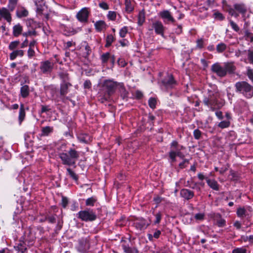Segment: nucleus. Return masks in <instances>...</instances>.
<instances>
[{
  "instance_id": "nucleus-4",
  "label": "nucleus",
  "mask_w": 253,
  "mask_h": 253,
  "mask_svg": "<svg viewBox=\"0 0 253 253\" xmlns=\"http://www.w3.org/2000/svg\"><path fill=\"white\" fill-rule=\"evenodd\" d=\"M78 217L84 221H92L96 219V215L93 210L89 209L81 211L78 213Z\"/></svg>"
},
{
  "instance_id": "nucleus-7",
  "label": "nucleus",
  "mask_w": 253,
  "mask_h": 253,
  "mask_svg": "<svg viewBox=\"0 0 253 253\" xmlns=\"http://www.w3.org/2000/svg\"><path fill=\"white\" fill-rule=\"evenodd\" d=\"M152 29L150 30L154 29L156 34L161 35L162 37L164 36L165 27L161 21H156L153 22L152 24Z\"/></svg>"
},
{
  "instance_id": "nucleus-41",
  "label": "nucleus",
  "mask_w": 253,
  "mask_h": 253,
  "mask_svg": "<svg viewBox=\"0 0 253 253\" xmlns=\"http://www.w3.org/2000/svg\"><path fill=\"white\" fill-rule=\"evenodd\" d=\"M230 124V123L229 121H223L219 123L218 126L221 128H224L228 127Z\"/></svg>"
},
{
  "instance_id": "nucleus-38",
  "label": "nucleus",
  "mask_w": 253,
  "mask_h": 253,
  "mask_svg": "<svg viewBox=\"0 0 253 253\" xmlns=\"http://www.w3.org/2000/svg\"><path fill=\"white\" fill-rule=\"evenodd\" d=\"M226 48V45L223 42H221L217 45L216 50L218 53H221L225 50Z\"/></svg>"
},
{
  "instance_id": "nucleus-54",
  "label": "nucleus",
  "mask_w": 253,
  "mask_h": 253,
  "mask_svg": "<svg viewBox=\"0 0 253 253\" xmlns=\"http://www.w3.org/2000/svg\"><path fill=\"white\" fill-rule=\"evenodd\" d=\"M155 218H156V219L154 221V223L155 224L159 223L161 220V218H162V214L161 213V212H159L158 213H157L155 214Z\"/></svg>"
},
{
  "instance_id": "nucleus-35",
  "label": "nucleus",
  "mask_w": 253,
  "mask_h": 253,
  "mask_svg": "<svg viewBox=\"0 0 253 253\" xmlns=\"http://www.w3.org/2000/svg\"><path fill=\"white\" fill-rule=\"evenodd\" d=\"M126 11L128 13L132 12L133 10V6L131 3V0H125Z\"/></svg>"
},
{
  "instance_id": "nucleus-3",
  "label": "nucleus",
  "mask_w": 253,
  "mask_h": 253,
  "mask_svg": "<svg viewBox=\"0 0 253 253\" xmlns=\"http://www.w3.org/2000/svg\"><path fill=\"white\" fill-rule=\"evenodd\" d=\"M236 90L248 98L253 96V86L245 81L238 82L235 85Z\"/></svg>"
},
{
  "instance_id": "nucleus-14",
  "label": "nucleus",
  "mask_w": 253,
  "mask_h": 253,
  "mask_svg": "<svg viewBox=\"0 0 253 253\" xmlns=\"http://www.w3.org/2000/svg\"><path fill=\"white\" fill-rule=\"evenodd\" d=\"M79 250L82 252L87 251L89 248V241L87 238H82L79 241Z\"/></svg>"
},
{
  "instance_id": "nucleus-60",
  "label": "nucleus",
  "mask_w": 253,
  "mask_h": 253,
  "mask_svg": "<svg viewBox=\"0 0 253 253\" xmlns=\"http://www.w3.org/2000/svg\"><path fill=\"white\" fill-rule=\"evenodd\" d=\"M197 47L201 49L203 47L204 42L202 39H199L197 41Z\"/></svg>"
},
{
  "instance_id": "nucleus-23",
  "label": "nucleus",
  "mask_w": 253,
  "mask_h": 253,
  "mask_svg": "<svg viewBox=\"0 0 253 253\" xmlns=\"http://www.w3.org/2000/svg\"><path fill=\"white\" fill-rule=\"evenodd\" d=\"M30 93L29 87L28 85H22L20 88V94L23 98H26Z\"/></svg>"
},
{
  "instance_id": "nucleus-5",
  "label": "nucleus",
  "mask_w": 253,
  "mask_h": 253,
  "mask_svg": "<svg viewBox=\"0 0 253 253\" xmlns=\"http://www.w3.org/2000/svg\"><path fill=\"white\" fill-rule=\"evenodd\" d=\"M118 84L117 82L111 80H105L103 84V89L108 96L114 93Z\"/></svg>"
},
{
  "instance_id": "nucleus-52",
  "label": "nucleus",
  "mask_w": 253,
  "mask_h": 253,
  "mask_svg": "<svg viewBox=\"0 0 253 253\" xmlns=\"http://www.w3.org/2000/svg\"><path fill=\"white\" fill-rule=\"evenodd\" d=\"M193 135H194V138L196 139H199L201 137V131L198 129H195L194 130V132H193Z\"/></svg>"
},
{
  "instance_id": "nucleus-13",
  "label": "nucleus",
  "mask_w": 253,
  "mask_h": 253,
  "mask_svg": "<svg viewBox=\"0 0 253 253\" xmlns=\"http://www.w3.org/2000/svg\"><path fill=\"white\" fill-rule=\"evenodd\" d=\"M122 247L125 253H138V251L135 248H131L129 246L128 243L125 240H122Z\"/></svg>"
},
{
  "instance_id": "nucleus-10",
  "label": "nucleus",
  "mask_w": 253,
  "mask_h": 253,
  "mask_svg": "<svg viewBox=\"0 0 253 253\" xmlns=\"http://www.w3.org/2000/svg\"><path fill=\"white\" fill-rule=\"evenodd\" d=\"M224 66H221L219 63L213 64L211 67V70L218 77H223L226 76V72Z\"/></svg>"
},
{
  "instance_id": "nucleus-28",
  "label": "nucleus",
  "mask_w": 253,
  "mask_h": 253,
  "mask_svg": "<svg viewBox=\"0 0 253 253\" xmlns=\"http://www.w3.org/2000/svg\"><path fill=\"white\" fill-rule=\"evenodd\" d=\"M94 26L97 31L100 32L106 28V24L104 21L99 20L94 23Z\"/></svg>"
},
{
  "instance_id": "nucleus-20",
  "label": "nucleus",
  "mask_w": 253,
  "mask_h": 253,
  "mask_svg": "<svg viewBox=\"0 0 253 253\" xmlns=\"http://www.w3.org/2000/svg\"><path fill=\"white\" fill-rule=\"evenodd\" d=\"M28 14V11L23 7L17 9L16 12L17 17L20 18L27 16Z\"/></svg>"
},
{
  "instance_id": "nucleus-22",
  "label": "nucleus",
  "mask_w": 253,
  "mask_h": 253,
  "mask_svg": "<svg viewBox=\"0 0 253 253\" xmlns=\"http://www.w3.org/2000/svg\"><path fill=\"white\" fill-rule=\"evenodd\" d=\"M23 27L20 24H18L13 27V35L14 37H18L21 34Z\"/></svg>"
},
{
  "instance_id": "nucleus-9",
  "label": "nucleus",
  "mask_w": 253,
  "mask_h": 253,
  "mask_svg": "<svg viewBox=\"0 0 253 253\" xmlns=\"http://www.w3.org/2000/svg\"><path fill=\"white\" fill-rule=\"evenodd\" d=\"M162 84L167 88H172L176 84V82L172 75H168L162 80Z\"/></svg>"
},
{
  "instance_id": "nucleus-31",
  "label": "nucleus",
  "mask_w": 253,
  "mask_h": 253,
  "mask_svg": "<svg viewBox=\"0 0 253 253\" xmlns=\"http://www.w3.org/2000/svg\"><path fill=\"white\" fill-rule=\"evenodd\" d=\"M79 140L82 143H88L91 141L90 136L86 134H83L78 137Z\"/></svg>"
},
{
  "instance_id": "nucleus-17",
  "label": "nucleus",
  "mask_w": 253,
  "mask_h": 253,
  "mask_svg": "<svg viewBox=\"0 0 253 253\" xmlns=\"http://www.w3.org/2000/svg\"><path fill=\"white\" fill-rule=\"evenodd\" d=\"M134 224L136 228L140 230L146 229L149 225L146 221L143 219L136 221Z\"/></svg>"
},
{
  "instance_id": "nucleus-47",
  "label": "nucleus",
  "mask_w": 253,
  "mask_h": 253,
  "mask_svg": "<svg viewBox=\"0 0 253 253\" xmlns=\"http://www.w3.org/2000/svg\"><path fill=\"white\" fill-rule=\"evenodd\" d=\"M232 253H247V250L244 248H237L232 251Z\"/></svg>"
},
{
  "instance_id": "nucleus-33",
  "label": "nucleus",
  "mask_w": 253,
  "mask_h": 253,
  "mask_svg": "<svg viewBox=\"0 0 253 253\" xmlns=\"http://www.w3.org/2000/svg\"><path fill=\"white\" fill-rule=\"evenodd\" d=\"M18 0H9L7 5L8 9L10 11H13L15 9L17 4Z\"/></svg>"
},
{
  "instance_id": "nucleus-11",
  "label": "nucleus",
  "mask_w": 253,
  "mask_h": 253,
  "mask_svg": "<svg viewBox=\"0 0 253 253\" xmlns=\"http://www.w3.org/2000/svg\"><path fill=\"white\" fill-rule=\"evenodd\" d=\"M53 64L48 60L41 62L40 69L43 74H47L51 72Z\"/></svg>"
},
{
  "instance_id": "nucleus-46",
  "label": "nucleus",
  "mask_w": 253,
  "mask_h": 253,
  "mask_svg": "<svg viewBox=\"0 0 253 253\" xmlns=\"http://www.w3.org/2000/svg\"><path fill=\"white\" fill-rule=\"evenodd\" d=\"M171 150H177L180 149L179 148V145L176 141H173L170 144Z\"/></svg>"
},
{
  "instance_id": "nucleus-21",
  "label": "nucleus",
  "mask_w": 253,
  "mask_h": 253,
  "mask_svg": "<svg viewBox=\"0 0 253 253\" xmlns=\"http://www.w3.org/2000/svg\"><path fill=\"white\" fill-rule=\"evenodd\" d=\"M58 75L60 79L61 80V83H70V78L69 74L66 72H59Z\"/></svg>"
},
{
  "instance_id": "nucleus-63",
  "label": "nucleus",
  "mask_w": 253,
  "mask_h": 253,
  "mask_svg": "<svg viewBox=\"0 0 253 253\" xmlns=\"http://www.w3.org/2000/svg\"><path fill=\"white\" fill-rule=\"evenodd\" d=\"M91 84L90 81L86 80L84 84V88H89L91 87Z\"/></svg>"
},
{
  "instance_id": "nucleus-42",
  "label": "nucleus",
  "mask_w": 253,
  "mask_h": 253,
  "mask_svg": "<svg viewBox=\"0 0 253 253\" xmlns=\"http://www.w3.org/2000/svg\"><path fill=\"white\" fill-rule=\"evenodd\" d=\"M127 33V27L126 26L123 27L120 31L119 34L121 37L124 38L126 37Z\"/></svg>"
},
{
  "instance_id": "nucleus-15",
  "label": "nucleus",
  "mask_w": 253,
  "mask_h": 253,
  "mask_svg": "<svg viewBox=\"0 0 253 253\" xmlns=\"http://www.w3.org/2000/svg\"><path fill=\"white\" fill-rule=\"evenodd\" d=\"M72 86L70 83H61L60 85V94L61 97H64L69 92V87Z\"/></svg>"
},
{
  "instance_id": "nucleus-59",
  "label": "nucleus",
  "mask_w": 253,
  "mask_h": 253,
  "mask_svg": "<svg viewBox=\"0 0 253 253\" xmlns=\"http://www.w3.org/2000/svg\"><path fill=\"white\" fill-rule=\"evenodd\" d=\"M248 57L251 63L253 64V51L248 50Z\"/></svg>"
},
{
  "instance_id": "nucleus-64",
  "label": "nucleus",
  "mask_w": 253,
  "mask_h": 253,
  "mask_svg": "<svg viewBox=\"0 0 253 253\" xmlns=\"http://www.w3.org/2000/svg\"><path fill=\"white\" fill-rule=\"evenodd\" d=\"M46 219L48 221L49 223H54L55 222L56 219L54 216H50L47 217Z\"/></svg>"
},
{
  "instance_id": "nucleus-36",
  "label": "nucleus",
  "mask_w": 253,
  "mask_h": 253,
  "mask_svg": "<svg viewBox=\"0 0 253 253\" xmlns=\"http://www.w3.org/2000/svg\"><path fill=\"white\" fill-rule=\"evenodd\" d=\"M145 21V14L143 11L139 12L138 16V24L142 25Z\"/></svg>"
},
{
  "instance_id": "nucleus-8",
  "label": "nucleus",
  "mask_w": 253,
  "mask_h": 253,
  "mask_svg": "<svg viewBox=\"0 0 253 253\" xmlns=\"http://www.w3.org/2000/svg\"><path fill=\"white\" fill-rule=\"evenodd\" d=\"M89 14L88 8L84 7L77 13L76 17L81 22H86L88 20Z\"/></svg>"
},
{
  "instance_id": "nucleus-40",
  "label": "nucleus",
  "mask_w": 253,
  "mask_h": 253,
  "mask_svg": "<svg viewBox=\"0 0 253 253\" xmlns=\"http://www.w3.org/2000/svg\"><path fill=\"white\" fill-rule=\"evenodd\" d=\"M148 104L149 107L152 109H154L156 108V105L157 104L156 99L154 97H151L149 98L148 100Z\"/></svg>"
},
{
  "instance_id": "nucleus-37",
  "label": "nucleus",
  "mask_w": 253,
  "mask_h": 253,
  "mask_svg": "<svg viewBox=\"0 0 253 253\" xmlns=\"http://www.w3.org/2000/svg\"><path fill=\"white\" fill-rule=\"evenodd\" d=\"M67 171L68 174L70 176V177L75 181H78L79 179L78 176L71 169L67 168Z\"/></svg>"
},
{
  "instance_id": "nucleus-18",
  "label": "nucleus",
  "mask_w": 253,
  "mask_h": 253,
  "mask_svg": "<svg viewBox=\"0 0 253 253\" xmlns=\"http://www.w3.org/2000/svg\"><path fill=\"white\" fill-rule=\"evenodd\" d=\"M224 70L226 72V75L227 73L229 74L233 73L236 69L235 66L232 63L227 62L224 64Z\"/></svg>"
},
{
  "instance_id": "nucleus-34",
  "label": "nucleus",
  "mask_w": 253,
  "mask_h": 253,
  "mask_svg": "<svg viewBox=\"0 0 253 253\" xmlns=\"http://www.w3.org/2000/svg\"><path fill=\"white\" fill-rule=\"evenodd\" d=\"M64 33L67 36L73 35L76 33V31L73 28H69L66 26H64Z\"/></svg>"
},
{
  "instance_id": "nucleus-53",
  "label": "nucleus",
  "mask_w": 253,
  "mask_h": 253,
  "mask_svg": "<svg viewBox=\"0 0 253 253\" xmlns=\"http://www.w3.org/2000/svg\"><path fill=\"white\" fill-rule=\"evenodd\" d=\"M247 75L253 84V70L252 69H248Z\"/></svg>"
},
{
  "instance_id": "nucleus-19",
  "label": "nucleus",
  "mask_w": 253,
  "mask_h": 253,
  "mask_svg": "<svg viewBox=\"0 0 253 253\" xmlns=\"http://www.w3.org/2000/svg\"><path fill=\"white\" fill-rule=\"evenodd\" d=\"M234 8L235 10L241 13L243 15V17H244L245 14L247 12V7L244 4H235L234 5Z\"/></svg>"
},
{
  "instance_id": "nucleus-44",
  "label": "nucleus",
  "mask_w": 253,
  "mask_h": 253,
  "mask_svg": "<svg viewBox=\"0 0 253 253\" xmlns=\"http://www.w3.org/2000/svg\"><path fill=\"white\" fill-rule=\"evenodd\" d=\"M114 41V37L112 35H109L106 38V46L108 47L110 46L113 42Z\"/></svg>"
},
{
  "instance_id": "nucleus-49",
  "label": "nucleus",
  "mask_w": 253,
  "mask_h": 253,
  "mask_svg": "<svg viewBox=\"0 0 253 253\" xmlns=\"http://www.w3.org/2000/svg\"><path fill=\"white\" fill-rule=\"evenodd\" d=\"M19 43L20 42L18 41H16L10 42L9 45V49L13 50L19 45Z\"/></svg>"
},
{
  "instance_id": "nucleus-58",
  "label": "nucleus",
  "mask_w": 253,
  "mask_h": 253,
  "mask_svg": "<svg viewBox=\"0 0 253 253\" xmlns=\"http://www.w3.org/2000/svg\"><path fill=\"white\" fill-rule=\"evenodd\" d=\"M225 220L222 218H220L217 220V224L219 227H223L225 226Z\"/></svg>"
},
{
  "instance_id": "nucleus-43",
  "label": "nucleus",
  "mask_w": 253,
  "mask_h": 253,
  "mask_svg": "<svg viewBox=\"0 0 253 253\" xmlns=\"http://www.w3.org/2000/svg\"><path fill=\"white\" fill-rule=\"evenodd\" d=\"M37 35V32L35 30H33V31L29 30V31L22 34V35L25 37H27L28 36H35Z\"/></svg>"
},
{
  "instance_id": "nucleus-39",
  "label": "nucleus",
  "mask_w": 253,
  "mask_h": 253,
  "mask_svg": "<svg viewBox=\"0 0 253 253\" xmlns=\"http://www.w3.org/2000/svg\"><path fill=\"white\" fill-rule=\"evenodd\" d=\"M111 55L110 54V53L109 52H106V53H105L104 54H103L101 56V60L102 61V62L103 63H105L106 62H107V61H108V60L111 58Z\"/></svg>"
},
{
  "instance_id": "nucleus-12",
  "label": "nucleus",
  "mask_w": 253,
  "mask_h": 253,
  "mask_svg": "<svg viewBox=\"0 0 253 253\" xmlns=\"http://www.w3.org/2000/svg\"><path fill=\"white\" fill-rule=\"evenodd\" d=\"M169 157L170 159V163H173L176 161V157L177 156L181 159H184V155L181 152L180 149L177 150H170L169 153Z\"/></svg>"
},
{
  "instance_id": "nucleus-26",
  "label": "nucleus",
  "mask_w": 253,
  "mask_h": 253,
  "mask_svg": "<svg viewBox=\"0 0 253 253\" xmlns=\"http://www.w3.org/2000/svg\"><path fill=\"white\" fill-rule=\"evenodd\" d=\"M53 131V127L52 126H46L42 127V128L41 136H48L50 133H52Z\"/></svg>"
},
{
  "instance_id": "nucleus-29",
  "label": "nucleus",
  "mask_w": 253,
  "mask_h": 253,
  "mask_svg": "<svg viewBox=\"0 0 253 253\" xmlns=\"http://www.w3.org/2000/svg\"><path fill=\"white\" fill-rule=\"evenodd\" d=\"M208 185L213 190L218 191L219 190V185L217 182L214 180L206 179Z\"/></svg>"
},
{
  "instance_id": "nucleus-51",
  "label": "nucleus",
  "mask_w": 253,
  "mask_h": 253,
  "mask_svg": "<svg viewBox=\"0 0 253 253\" xmlns=\"http://www.w3.org/2000/svg\"><path fill=\"white\" fill-rule=\"evenodd\" d=\"M120 89L121 92V96L125 99L127 97V92L123 85L121 86Z\"/></svg>"
},
{
  "instance_id": "nucleus-45",
  "label": "nucleus",
  "mask_w": 253,
  "mask_h": 253,
  "mask_svg": "<svg viewBox=\"0 0 253 253\" xmlns=\"http://www.w3.org/2000/svg\"><path fill=\"white\" fill-rule=\"evenodd\" d=\"M107 17L109 19L114 21L116 18V13L115 11H109Z\"/></svg>"
},
{
  "instance_id": "nucleus-55",
  "label": "nucleus",
  "mask_w": 253,
  "mask_h": 253,
  "mask_svg": "<svg viewBox=\"0 0 253 253\" xmlns=\"http://www.w3.org/2000/svg\"><path fill=\"white\" fill-rule=\"evenodd\" d=\"M230 24L232 27V28L236 32H238L239 31V28L238 25L233 21L230 20Z\"/></svg>"
},
{
  "instance_id": "nucleus-30",
  "label": "nucleus",
  "mask_w": 253,
  "mask_h": 253,
  "mask_svg": "<svg viewBox=\"0 0 253 253\" xmlns=\"http://www.w3.org/2000/svg\"><path fill=\"white\" fill-rule=\"evenodd\" d=\"M82 45L84 46V57L85 58H87L89 55L90 54L91 52V50L90 47L88 45V44L84 42L82 43Z\"/></svg>"
},
{
  "instance_id": "nucleus-2",
  "label": "nucleus",
  "mask_w": 253,
  "mask_h": 253,
  "mask_svg": "<svg viewBox=\"0 0 253 253\" xmlns=\"http://www.w3.org/2000/svg\"><path fill=\"white\" fill-rule=\"evenodd\" d=\"M59 156L63 165L72 166L79 158V153L74 149L70 148L67 153H60Z\"/></svg>"
},
{
  "instance_id": "nucleus-62",
  "label": "nucleus",
  "mask_w": 253,
  "mask_h": 253,
  "mask_svg": "<svg viewBox=\"0 0 253 253\" xmlns=\"http://www.w3.org/2000/svg\"><path fill=\"white\" fill-rule=\"evenodd\" d=\"M68 203V199L66 197H62V206L63 208H66Z\"/></svg>"
},
{
  "instance_id": "nucleus-25",
  "label": "nucleus",
  "mask_w": 253,
  "mask_h": 253,
  "mask_svg": "<svg viewBox=\"0 0 253 253\" xmlns=\"http://www.w3.org/2000/svg\"><path fill=\"white\" fill-rule=\"evenodd\" d=\"M25 117V111L24 109V104H21L20 105V110H19V117H18V120L19 124L20 125L22 121L24 120Z\"/></svg>"
},
{
  "instance_id": "nucleus-32",
  "label": "nucleus",
  "mask_w": 253,
  "mask_h": 253,
  "mask_svg": "<svg viewBox=\"0 0 253 253\" xmlns=\"http://www.w3.org/2000/svg\"><path fill=\"white\" fill-rule=\"evenodd\" d=\"M236 213L238 217L244 218L247 215V211L244 207H240L237 209Z\"/></svg>"
},
{
  "instance_id": "nucleus-61",
  "label": "nucleus",
  "mask_w": 253,
  "mask_h": 253,
  "mask_svg": "<svg viewBox=\"0 0 253 253\" xmlns=\"http://www.w3.org/2000/svg\"><path fill=\"white\" fill-rule=\"evenodd\" d=\"M35 52L33 48H29L28 50V56L29 58H32L35 55Z\"/></svg>"
},
{
  "instance_id": "nucleus-57",
  "label": "nucleus",
  "mask_w": 253,
  "mask_h": 253,
  "mask_svg": "<svg viewBox=\"0 0 253 253\" xmlns=\"http://www.w3.org/2000/svg\"><path fill=\"white\" fill-rule=\"evenodd\" d=\"M183 160V162H182L181 163H180L179 164V167H180V169H183V168H185L186 166L185 164H188L189 162V161L188 159H184Z\"/></svg>"
},
{
  "instance_id": "nucleus-16",
  "label": "nucleus",
  "mask_w": 253,
  "mask_h": 253,
  "mask_svg": "<svg viewBox=\"0 0 253 253\" xmlns=\"http://www.w3.org/2000/svg\"><path fill=\"white\" fill-rule=\"evenodd\" d=\"M180 196L187 200L191 199L194 196V192L189 189H182L180 192Z\"/></svg>"
},
{
  "instance_id": "nucleus-1",
  "label": "nucleus",
  "mask_w": 253,
  "mask_h": 253,
  "mask_svg": "<svg viewBox=\"0 0 253 253\" xmlns=\"http://www.w3.org/2000/svg\"><path fill=\"white\" fill-rule=\"evenodd\" d=\"M211 89H208V96H205L203 100L205 105L210 107L212 111H214L216 107L220 108L222 105L218 100L219 97V92L215 85L211 86Z\"/></svg>"
},
{
  "instance_id": "nucleus-27",
  "label": "nucleus",
  "mask_w": 253,
  "mask_h": 253,
  "mask_svg": "<svg viewBox=\"0 0 253 253\" xmlns=\"http://www.w3.org/2000/svg\"><path fill=\"white\" fill-rule=\"evenodd\" d=\"M24 55V51L22 50H16L11 52L9 55L10 59L13 60L17 56H23Z\"/></svg>"
},
{
  "instance_id": "nucleus-6",
  "label": "nucleus",
  "mask_w": 253,
  "mask_h": 253,
  "mask_svg": "<svg viewBox=\"0 0 253 253\" xmlns=\"http://www.w3.org/2000/svg\"><path fill=\"white\" fill-rule=\"evenodd\" d=\"M159 16L163 20L164 23H174L175 19L173 17L171 12L168 10H164L159 13Z\"/></svg>"
},
{
  "instance_id": "nucleus-56",
  "label": "nucleus",
  "mask_w": 253,
  "mask_h": 253,
  "mask_svg": "<svg viewBox=\"0 0 253 253\" xmlns=\"http://www.w3.org/2000/svg\"><path fill=\"white\" fill-rule=\"evenodd\" d=\"M205 215L204 213H198L195 215V218L198 220H202L204 218Z\"/></svg>"
},
{
  "instance_id": "nucleus-48",
  "label": "nucleus",
  "mask_w": 253,
  "mask_h": 253,
  "mask_svg": "<svg viewBox=\"0 0 253 253\" xmlns=\"http://www.w3.org/2000/svg\"><path fill=\"white\" fill-rule=\"evenodd\" d=\"M98 5L101 9L106 10L109 9L108 4L104 1H101L99 3Z\"/></svg>"
},
{
  "instance_id": "nucleus-50",
  "label": "nucleus",
  "mask_w": 253,
  "mask_h": 253,
  "mask_svg": "<svg viewBox=\"0 0 253 253\" xmlns=\"http://www.w3.org/2000/svg\"><path fill=\"white\" fill-rule=\"evenodd\" d=\"M96 200L94 199L93 197H91L88 198L85 202V204L86 206H93L94 203L95 202Z\"/></svg>"
},
{
  "instance_id": "nucleus-24",
  "label": "nucleus",
  "mask_w": 253,
  "mask_h": 253,
  "mask_svg": "<svg viewBox=\"0 0 253 253\" xmlns=\"http://www.w3.org/2000/svg\"><path fill=\"white\" fill-rule=\"evenodd\" d=\"M14 249L21 253H24L27 250L26 244L23 241H20V243L16 246L14 247Z\"/></svg>"
}]
</instances>
